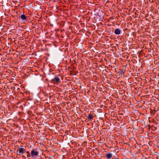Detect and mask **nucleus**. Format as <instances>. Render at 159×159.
Segmentation results:
<instances>
[{"label":"nucleus","instance_id":"nucleus-2","mask_svg":"<svg viewBox=\"0 0 159 159\" xmlns=\"http://www.w3.org/2000/svg\"><path fill=\"white\" fill-rule=\"evenodd\" d=\"M51 82L54 84H58L61 82V81L59 77L57 76H56L52 79Z\"/></svg>","mask_w":159,"mask_h":159},{"label":"nucleus","instance_id":"nucleus-8","mask_svg":"<svg viewBox=\"0 0 159 159\" xmlns=\"http://www.w3.org/2000/svg\"><path fill=\"white\" fill-rule=\"evenodd\" d=\"M93 116L91 114H89L88 115V119L89 120H91L93 119Z\"/></svg>","mask_w":159,"mask_h":159},{"label":"nucleus","instance_id":"nucleus-6","mask_svg":"<svg viewBox=\"0 0 159 159\" xmlns=\"http://www.w3.org/2000/svg\"><path fill=\"white\" fill-rule=\"evenodd\" d=\"M120 29L118 28L116 29L114 31V33L117 35H118L120 34Z\"/></svg>","mask_w":159,"mask_h":159},{"label":"nucleus","instance_id":"nucleus-11","mask_svg":"<svg viewBox=\"0 0 159 159\" xmlns=\"http://www.w3.org/2000/svg\"><path fill=\"white\" fill-rule=\"evenodd\" d=\"M22 157L24 158H25V156H24V155H23L22 156Z\"/></svg>","mask_w":159,"mask_h":159},{"label":"nucleus","instance_id":"nucleus-5","mask_svg":"<svg viewBox=\"0 0 159 159\" xmlns=\"http://www.w3.org/2000/svg\"><path fill=\"white\" fill-rule=\"evenodd\" d=\"M112 157V154L110 153H107L105 155V157L107 159H111Z\"/></svg>","mask_w":159,"mask_h":159},{"label":"nucleus","instance_id":"nucleus-7","mask_svg":"<svg viewBox=\"0 0 159 159\" xmlns=\"http://www.w3.org/2000/svg\"><path fill=\"white\" fill-rule=\"evenodd\" d=\"M119 73L121 75H123L125 72V70L124 69H121L119 70Z\"/></svg>","mask_w":159,"mask_h":159},{"label":"nucleus","instance_id":"nucleus-3","mask_svg":"<svg viewBox=\"0 0 159 159\" xmlns=\"http://www.w3.org/2000/svg\"><path fill=\"white\" fill-rule=\"evenodd\" d=\"M39 155V152L36 149H33L31 152V155L32 158L37 156Z\"/></svg>","mask_w":159,"mask_h":159},{"label":"nucleus","instance_id":"nucleus-9","mask_svg":"<svg viewBox=\"0 0 159 159\" xmlns=\"http://www.w3.org/2000/svg\"><path fill=\"white\" fill-rule=\"evenodd\" d=\"M31 157V153L30 154H27V157Z\"/></svg>","mask_w":159,"mask_h":159},{"label":"nucleus","instance_id":"nucleus-1","mask_svg":"<svg viewBox=\"0 0 159 159\" xmlns=\"http://www.w3.org/2000/svg\"><path fill=\"white\" fill-rule=\"evenodd\" d=\"M21 146L17 149L16 154L18 155H20L24 154L25 151V148H22Z\"/></svg>","mask_w":159,"mask_h":159},{"label":"nucleus","instance_id":"nucleus-4","mask_svg":"<svg viewBox=\"0 0 159 159\" xmlns=\"http://www.w3.org/2000/svg\"><path fill=\"white\" fill-rule=\"evenodd\" d=\"M27 17L24 14L21 15L19 17V20L22 21H25L27 20Z\"/></svg>","mask_w":159,"mask_h":159},{"label":"nucleus","instance_id":"nucleus-10","mask_svg":"<svg viewBox=\"0 0 159 159\" xmlns=\"http://www.w3.org/2000/svg\"><path fill=\"white\" fill-rule=\"evenodd\" d=\"M26 153L27 154H30V152L29 151H27Z\"/></svg>","mask_w":159,"mask_h":159}]
</instances>
